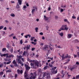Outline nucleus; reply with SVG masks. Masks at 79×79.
Instances as JSON below:
<instances>
[{"label": "nucleus", "mask_w": 79, "mask_h": 79, "mask_svg": "<svg viewBox=\"0 0 79 79\" xmlns=\"http://www.w3.org/2000/svg\"><path fill=\"white\" fill-rule=\"evenodd\" d=\"M31 76L30 77V79H35L36 77H37V73L36 72H35L34 73V74L35 75H34L33 73H31Z\"/></svg>", "instance_id": "f257e3e1"}, {"label": "nucleus", "mask_w": 79, "mask_h": 79, "mask_svg": "<svg viewBox=\"0 0 79 79\" xmlns=\"http://www.w3.org/2000/svg\"><path fill=\"white\" fill-rule=\"evenodd\" d=\"M45 76H47V79H50V78L51 77L50 75V74L48 73H47L46 72L44 73L43 74V77H44Z\"/></svg>", "instance_id": "f03ea898"}, {"label": "nucleus", "mask_w": 79, "mask_h": 79, "mask_svg": "<svg viewBox=\"0 0 79 79\" xmlns=\"http://www.w3.org/2000/svg\"><path fill=\"white\" fill-rule=\"evenodd\" d=\"M67 25H64L62 26V27H61V30H63L64 31V30H66V31H68V29L69 28L67 27Z\"/></svg>", "instance_id": "7ed1b4c3"}, {"label": "nucleus", "mask_w": 79, "mask_h": 79, "mask_svg": "<svg viewBox=\"0 0 79 79\" xmlns=\"http://www.w3.org/2000/svg\"><path fill=\"white\" fill-rule=\"evenodd\" d=\"M57 72V70L55 71V69H52L51 70L50 74L51 75H53L54 74H56Z\"/></svg>", "instance_id": "20e7f679"}, {"label": "nucleus", "mask_w": 79, "mask_h": 79, "mask_svg": "<svg viewBox=\"0 0 79 79\" xmlns=\"http://www.w3.org/2000/svg\"><path fill=\"white\" fill-rule=\"evenodd\" d=\"M17 58H18V59H17V60L18 61V62H20V63L21 61V59L22 58V57H23V56H17Z\"/></svg>", "instance_id": "39448f33"}, {"label": "nucleus", "mask_w": 79, "mask_h": 79, "mask_svg": "<svg viewBox=\"0 0 79 79\" xmlns=\"http://www.w3.org/2000/svg\"><path fill=\"white\" fill-rule=\"evenodd\" d=\"M66 73H67V72L63 70H62L61 71V74L63 75L62 76H61L62 77H64V75H65V74Z\"/></svg>", "instance_id": "423d86ee"}, {"label": "nucleus", "mask_w": 79, "mask_h": 79, "mask_svg": "<svg viewBox=\"0 0 79 79\" xmlns=\"http://www.w3.org/2000/svg\"><path fill=\"white\" fill-rule=\"evenodd\" d=\"M25 67L26 69H31V67H29L26 64H25Z\"/></svg>", "instance_id": "0eeeda50"}, {"label": "nucleus", "mask_w": 79, "mask_h": 79, "mask_svg": "<svg viewBox=\"0 0 79 79\" xmlns=\"http://www.w3.org/2000/svg\"><path fill=\"white\" fill-rule=\"evenodd\" d=\"M39 63L38 62H35L34 63L35 66H37L38 68H39Z\"/></svg>", "instance_id": "6e6552de"}, {"label": "nucleus", "mask_w": 79, "mask_h": 79, "mask_svg": "<svg viewBox=\"0 0 79 79\" xmlns=\"http://www.w3.org/2000/svg\"><path fill=\"white\" fill-rule=\"evenodd\" d=\"M29 69H26L25 70V72L24 74H25L26 75L24 76L25 78H26L27 77V71H28Z\"/></svg>", "instance_id": "1a4fd4ad"}, {"label": "nucleus", "mask_w": 79, "mask_h": 79, "mask_svg": "<svg viewBox=\"0 0 79 79\" xmlns=\"http://www.w3.org/2000/svg\"><path fill=\"white\" fill-rule=\"evenodd\" d=\"M47 48L48 49V45H45L44 47V50H47Z\"/></svg>", "instance_id": "9d476101"}, {"label": "nucleus", "mask_w": 79, "mask_h": 79, "mask_svg": "<svg viewBox=\"0 0 79 79\" xmlns=\"http://www.w3.org/2000/svg\"><path fill=\"white\" fill-rule=\"evenodd\" d=\"M61 56L62 57L61 60H64L66 58V56L64 57V54H63Z\"/></svg>", "instance_id": "9b49d317"}, {"label": "nucleus", "mask_w": 79, "mask_h": 79, "mask_svg": "<svg viewBox=\"0 0 79 79\" xmlns=\"http://www.w3.org/2000/svg\"><path fill=\"white\" fill-rule=\"evenodd\" d=\"M44 19L45 21H48V19L49 18L48 17H46V16H45V15H44Z\"/></svg>", "instance_id": "f8f14e48"}, {"label": "nucleus", "mask_w": 79, "mask_h": 79, "mask_svg": "<svg viewBox=\"0 0 79 79\" xmlns=\"http://www.w3.org/2000/svg\"><path fill=\"white\" fill-rule=\"evenodd\" d=\"M31 68L32 69H35V67L34 66V64H32L31 63Z\"/></svg>", "instance_id": "ddd939ff"}, {"label": "nucleus", "mask_w": 79, "mask_h": 79, "mask_svg": "<svg viewBox=\"0 0 79 79\" xmlns=\"http://www.w3.org/2000/svg\"><path fill=\"white\" fill-rule=\"evenodd\" d=\"M23 0H18V2L20 5L22 4V2Z\"/></svg>", "instance_id": "4468645a"}, {"label": "nucleus", "mask_w": 79, "mask_h": 79, "mask_svg": "<svg viewBox=\"0 0 79 79\" xmlns=\"http://www.w3.org/2000/svg\"><path fill=\"white\" fill-rule=\"evenodd\" d=\"M72 37V35L71 34H69L67 35V38H68V39H70Z\"/></svg>", "instance_id": "2eb2a0df"}, {"label": "nucleus", "mask_w": 79, "mask_h": 79, "mask_svg": "<svg viewBox=\"0 0 79 79\" xmlns=\"http://www.w3.org/2000/svg\"><path fill=\"white\" fill-rule=\"evenodd\" d=\"M17 72L19 74L20 73H23V71L21 70L20 71L19 70H17Z\"/></svg>", "instance_id": "dca6fc26"}, {"label": "nucleus", "mask_w": 79, "mask_h": 79, "mask_svg": "<svg viewBox=\"0 0 79 79\" xmlns=\"http://www.w3.org/2000/svg\"><path fill=\"white\" fill-rule=\"evenodd\" d=\"M67 58H71V56H68V54H67V55L65 56V59H67Z\"/></svg>", "instance_id": "f3484780"}, {"label": "nucleus", "mask_w": 79, "mask_h": 79, "mask_svg": "<svg viewBox=\"0 0 79 79\" xmlns=\"http://www.w3.org/2000/svg\"><path fill=\"white\" fill-rule=\"evenodd\" d=\"M6 58H10V55L8 54H5Z\"/></svg>", "instance_id": "a211bd4d"}, {"label": "nucleus", "mask_w": 79, "mask_h": 79, "mask_svg": "<svg viewBox=\"0 0 79 79\" xmlns=\"http://www.w3.org/2000/svg\"><path fill=\"white\" fill-rule=\"evenodd\" d=\"M30 47H31L30 45H27L26 47L27 50H29V49L30 48Z\"/></svg>", "instance_id": "6ab92c4d"}, {"label": "nucleus", "mask_w": 79, "mask_h": 79, "mask_svg": "<svg viewBox=\"0 0 79 79\" xmlns=\"http://www.w3.org/2000/svg\"><path fill=\"white\" fill-rule=\"evenodd\" d=\"M63 33L61 32V33H60L59 34V35H60L61 37H63Z\"/></svg>", "instance_id": "aec40b11"}, {"label": "nucleus", "mask_w": 79, "mask_h": 79, "mask_svg": "<svg viewBox=\"0 0 79 79\" xmlns=\"http://www.w3.org/2000/svg\"><path fill=\"white\" fill-rule=\"evenodd\" d=\"M66 61H67V62L64 63V64H67V63H68V62H69V61H70V59H68L67 60H66Z\"/></svg>", "instance_id": "412c9836"}, {"label": "nucleus", "mask_w": 79, "mask_h": 79, "mask_svg": "<svg viewBox=\"0 0 79 79\" xmlns=\"http://www.w3.org/2000/svg\"><path fill=\"white\" fill-rule=\"evenodd\" d=\"M74 35L75 37H77V32H75L74 33Z\"/></svg>", "instance_id": "4be33fe9"}, {"label": "nucleus", "mask_w": 79, "mask_h": 79, "mask_svg": "<svg viewBox=\"0 0 79 79\" xmlns=\"http://www.w3.org/2000/svg\"><path fill=\"white\" fill-rule=\"evenodd\" d=\"M10 16H12V17H15V14L12 13L10 15Z\"/></svg>", "instance_id": "5701e85b"}, {"label": "nucleus", "mask_w": 79, "mask_h": 79, "mask_svg": "<svg viewBox=\"0 0 79 79\" xmlns=\"http://www.w3.org/2000/svg\"><path fill=\"white\" fill-rule=\"evenodd\" d=\"M38 29H39V28L37 27L35 28V32H38Z\"/></svg>", "instance_id": "b1692460"}, {"label": "nucleus", "mask_w": 79, "mask_h": 79, "mask_svg": "<svg viewBox=\"0 0 79 79\" xmlns=\"http://www.w3.org/2000/svg\"><path fill=\"white\" fill-rule=\"evenodd\" d=\"M18 63H20V64H21V66H23V65H24V64H23V62H21V61H20V62H18Z\"/></svg>", "instance_id": "393cba45"}, {"label": "nucleus", "mask_w": 79, "mask_h": 79, "mask_svg": "<svg viewBox=\"0 0 79 79\" xmlns=\"http://www.w3.org/2000/svg\"><path fill=\"white\" fill-rule=\"evenodd\" d=\"M31 43L32 44H34V45H36V44H37V43H35L33 41H32L31 42Z\"/></svg>", "instance_id": "a878e982"}, {"label": "nucleus", "mask_w": 79, "mask_h": 79, "mask_svg": "<svg viewBox=\"0 0 79 79\" xmlns=\"http://www.w3.org/2000/svg\"><path fill=\"white\" fill-rule=\"evenodd\" d=\"M3 27H4V26L3 25L0 26V30H2V29H3Z\"/></svg>", "instance_id": "bb28decb"}, {"label": "nucleus", "mask_w": 79, "mask_h": 79, "mask_svg": "<svg viewBox=\"0 0 79 79\" xmlns=\"http://www.w3.org/2000/svg\"><path fill=\"white\" fill-rule=\"evenodd\" d=\"M4 61H10V60L7 58H5L4 59Z\"/></svg>", "instance_id": "cd10ccee"}, {"label": "nucleus", "mask_w": 79, "mask_h": 79, "mask_svg": "<svg viewBox=\"0 0 79 79\" xmlns=\"http://www.w3.org/2000/svg\"><path fill=\"white\" fill-rule=\"evenodd\" d=\"M79 41L77 40H74V42L75 43H78L79 42Z\"/></svg>", "instance_id": "c85d7f7f"}, {"label": "nucleus", "mask_w": 79, "mask_h": 79, "mask_svg": "<svg viewBox=\"0 0 79 79\" xmlns=\"http://www.w3.org/2000/svg\"><path fill=\"white\" fill-rule=\"evenodd\" d=\"M38 71L39 73H42V70L39 69V70H38Z\"/></svg>", "instance_id": "c756f323"}, {"label": "nucleus", "mask_w": 79, "mask_h": 79, "mask_svg": "<svg viewBox=\"0 0 79 79\" xmlns=\"http://www.w3.org/2000/svg\"><path fill=\"white\" fill-rule=\"evenodd\" d=\"M34 39H35V37H31V41H33L34 40Z\"/></svg>", "instance_id": "7c9ffc66"}, {"label": "nucleus", "mask_w": 79, "mask_h": 79, "mask_svg": "<svg viewBox=\"0 0 79 79\" xmlns=\"http://www.w3.org/2000/svg\"><path fill=\"white\" fill-rule=\"evenodd\" d=\"M49 47L50 49V50H53V48H52V47H51V46H50V45H49Z\"/></svg>", "instance_id": "2f4dec72"}, {"label": "nucleus", "mask_w": 79, "mask_h": 79, "mask_svg": "<svg viewBox=\"0 0 79 79\" xmlns=\"http://www.w3.org/2000/svg\"><path fill=\"white\" fill-rule=\"evenodd\" d=\"M33 8H35L36 11H37V7L36 6L33 7Z\"/></svg>", "instance_id": "473e14b6"}, {"label": "nucleus", "mask_w": 79, "mask_h": 79, "mask_svg": "<svg viewBox=\"0 0 79 79\" xmlns=\"http://www.w3.org/2000/svg\"><path fill=\"white\" fill-rule=\"evenodd\" d=\"M11 70H8L7 71H6V73H11Z\"/></svg>", "instance_id": "72a5a7b5"}, {"label": "nucleus", "mask_w": 79, "mask_h": 79, "mask_svg": "<svg viewBox=\"0 0 79 79\" xmlns=\"http://www.w3.org/2000/svg\"><path fill=\"white\" fill-rule=\"evenodd\" d=\"M34 12H35V9H33L32 10V11H31V12L33 14V13H34Z\"/></svg>", "instance_id": "f704fd0d"}, {"label": "nucleus", "mask_w": 79, "mask_h": 79, "mask_svg": "<svg viewBox=\"0 0 79 79\" xmlns=\"http://www.w3.org/2000/svg\"><path fill=\"white\" fill-rule=\"evenodd\" d=\"M5 50H6V48H3L2 49V51L3 52H4V51H5Z\"/></svg>", "instance_id": "c9c22d12"}, {"label": "nucleus", "mask_w": 79, "mask_h": 79, "mask_svg": "<svg viewBox=\"0 0 79 79\" xmlns=\"http://www.w3.org/2000/svg\"><path fill=\"white\" fill-rule=\"evenodd\" d=\"M76 79H79V75H77L76 76Z\"/></svg>", "instance_id": "e433bc0d"}, {"label": "nucleus", "mask_w": 79, "mask_h": 79, "mask_svg": "<svg viewBox=\"0 0 79 79\" xmlns=\"http://www.w3.org/2000/svg\"><path fill=\"white\" fill-rule=\"evenodd\" d=\"M1 56H6V54H2L1 55Z\"/></svg>", "instance_id": "4c0bfd02"}, {"label": "nucleus", "mask_w": 79, "mask_h": 79, "mask_svg": "<svg viewBox=\"0 0 79 79\" xmlns=\"http://www.w3.org/2000/svg\"><path fill=\"white\" fill-rule=\"evenodd\" d=\"M46 30L48 31V29H49V27L48 26H46Z\"/></svg>", "instance_id": "58836bf2"}, {"label": "nucleus", "mask_w": 79, "mask_h": 79, "mask_svg": "<svg viewBox=\"0 0 79 79\" xmlns=\"http://www.w3.org/2000/svg\"><path fill=\"white\" fill-rule=\"evenodd\" d=\"M49 66L50 67V68H53V65L52 64H49Z\"/></svg>", "instance_id": "ea45409f"}, {"label": "nucleus", "mask_w": 79, "mask_h": 79, "mask_svg": "<svg viewBox=\"0 0 79 79\" xmlns=\"http://www.w3.org/2000/svg\"><path fill=\"white\" fill-rule=\"evenodd\" d=\"M47 67H48V66L47 65L46 66L44 67V69H47Z\"/></svg>", "instance_id": "a19ab883"}, {"label": "nucleus", "mask_w": 79, "mask_h": 79, "mask_svg": "<svg viewBox=\"0 0 79 79\" xmlns=\"http://www.w3.org/2000/svg\"><path fill=\"white\" fill-rule=\"evenodd\" d=\"M2 74H3V72H0V76H2Z\"/></svg>", "instance_id": "79ce46f5"}, {"label": "nucleus", "mask_w": 79, "mask_h": 79, "mask_svg": "<svg viewBox=\"0 0 79 79\" xmlns=\"http://www.w3.org/2000/svg\"><path fill=\"white\" fill-rule=\"evenodd\" d=\"M64 11V10L62 8L61 9L60 13H62V12H63V11Z\"/></svg>", "instance_id": "37998d69"}, {"label": "nucleus", "mask_w": 79, "mask_h": 79, "mask_svg": "<svg viewBox=\"0 0 79 79\" xmlns=\"http://www.w3.org/2000/svg\"><path fill=\"white\" fill-rule=\"evenodd\" d=\"M11 63V61H9V62H8L7 63V64H10V63Z\"/></svg>", "instance_id": "c03bdc74"}, {"label": "nucleus", "mask_w": 79, "mask_h": 79, "mask_svg": "<svg viewBox=\"0 0 79 79\" xmlns=\"http://www.w3.org/2000/svg\"><path fill=\"white\" fill-rule=\"evenodd\" d=\"M57 47L58 48H62V47H61V46L60 45L57 46Z\"/></svg>", "instance_id": "a18cd8bd"}, {"label": "nucleus", "mask_w": 79, "mask_h": 79, "mask_svg": "<svg viewBox=\"0 0 79 79\" xmlns=\"http://www.w3.org/2000/svg\"><path fill=\"white\" fill-rule=\"evenodd\" d=\"M73 55L74 56V58H76V57H77V56H78L77 55H76L75 54H74Z\"/></svg>", "instance_id": "49530a36"}, {"label": "nucleus", "mask_w": 79, "mask_h": 79, "mask_svg": "<svg viewBox=\"0 0 79 79\" xmlns=\"http://www.w3.org/2000/svg\"><path fill=\"white\" fill-rule=\"evenodd\" d=\"M56 67H54L53 68H52V69H56Z\"/></svg>", "instance_id": "de8ad7c7"}, {"label": "nucleus", "mask_w": 79, "mask_h": 79, "mask_svg": "<svg viewBox=\"0 0 79 79\" xmlns=\"http://www.w3.org/2000/svg\"><path fill=\"white\" fill-rule=\"evenodd\" d=\"M13 64H16V61H15V60H14L13 61Z\"/></svg>", "instance_id": "09e8293b"}, {"label": "nucleus", "mask_w": 79, "mask_h": 79, "mask_svg": "<svg viewBox=\"0 0 79 79\" xmlns=\"http://www.w3.org/2000/svg\"><path fill=\"white\" fill-rule=\"evenodd\" d=\"M11 57H14V56H13V55L12 54V55H10V58Z\"/></svg>", "instance_id": "8fccbe9b"}, {"label": "nucleus", "mask_w": 79, "mask_h": 79, "mask_svg": "<svg viewBox=\"0 0 79 79\" xmlns=\"http://www.w3.org/2000/svg\"><path fill=\"white\" fill-rule=\"evenodd\" d=\"M64 22H68V20H67V19H65L64 20Z\"/></svg>", "instance_id": "3c124183"}, {"label": "nucleus", "mask_w": 79, "mask_h": 79, "mask_svg": "<svg viewBox=\"0 0 79 79\" xmlns=\"http://www.w3.org/2000/svg\"><path fill=\"white\" fill-rule=\"evenodd\" d=\"M20 44H21V45H22L23 44V40H21L20 41Z\"/></svg>", "instance_id": "603ef678"}, {"label": "nucleus", "mask_w": 79, "mask_h": 79, "mask_svg": "<svg viewBox=\"0 0 79 79\" xmlns=\"http://www.w3.org/2000/svg\"><path fill=\"white\" fill-rule=\"evenodd\" d=\"M16 8H19V4H18Z\"/></svg>", "instance_id": "864d4df0"}, {"label": "nucleus", "mask_w": 79, "mask_h": 79, "mask_svg": "<svg viewBox=\"0 0 79 79\" xmlns=\"http://www.w3.org/2000/svg\"><path fill=\"white\" fill-rule=\"evenodd\" d=\"M15 64V67H17L18 64H16V63L15 64Z\"/></svg>", "instance_id": "5fc2aeb1"}, {"label": "nucleus", "mask_w": 79, "mask_h": 79, "mask_svg": "<svg viewBox=\"0 0 79 79\" xmlns=\"http://www.w3.org/2000/svg\"><path fill=\"white\" fill-rule=\"evenodd\" d=\"M35 48H31V51H34V50H35Z\"/></svg>", "instance_id": "6e6d98bb"}, {"label": "nucleus", "mask_w": 79, "mask_h": 79, "mask_svg": "<svg viewBox=\"0 0 79 79\" xmlns=\"http://www.w3.org/2000/svg\"><path fill=\"white\" fill-rule=\"evenodd\" d=\"M40 35H42L43 34H44V33L42 32L40 33Z\"/></svg>", "instance_id": "4d7b16f0"}, {"label": "nucleus", "mask_w": 79, "mask_h": 79, "mask_svg": "<svg viewBox=\"0 0 79 79\" xmlns=\"http://www.w3.org/2000/svg\"><path fill=\"white\" fill-rule=\"evenodd\" d=\"M48 11L50 10H51V7H49L48 8Z\"/></svg>", "instance_id": "13d9d810"}, {"label": "nucleus", "mask_w": 79, "mask_h": 79, "mask_svg": "<svg viewBox=\"0 0 79 79\" xmlns=\"http://www.w3.org/2000/svg\"><path fill=\"white\" fill-rule=\"evenodd\" d=\"M13 35H14V34L12 33L11 35H9V37H10L11 36H13Z\"/></svg>", "instance_id": "bf43d9fd"}, {"label": "nucleus", "mask_w": 79, "mask_h": 79, "mask_svg": "<svg viewBox=\"0 0 79 79\" xmlns=\"http://www.w3.org/2000/svg\"><path fill=\"white\" fill-rule=\"evenodd\" d=\"M26 55V51H24L23 54V55Z\"/></svg>", "instance_id": "052dcab7"}, {"label": "nucleus", "mask_w": 79, "mask_h": 79, "mask_svg": "<svg viewBox=\"0 0 79 79\" xmlns=\"http://www.w3.org/2000/svg\"><path fill=\"white\" fill-rule=\"evenodd\" d=\"M23 8H27V6H24L23 7Z\"/></svg>", "instance_id": "680f3d73"}, {"label": "nucleus", "mask_w": 79, "mask_h": 79, "mask_svg": "<svg viewBox=\"0 0 79 79\" xmlns=\"http://www.w3.org/2000/svg\"><path fill=\"white\" fill-rule=\"evenodd\" d=\"M18 76V75H17V74H16L15 75V78H16Z\"/></svg>", "instance_id": "e2e57ef3"}, {"label": "nucleus", "mask_w": 79, "mask_h": 79, "mask_svg": "<svg viewBox=\"0 0 79 79\" xmlns=\"http://www.w3.org/2000/svg\"><path fill=\"white\" fill-rule=\"evenodd\" d=\"M25 38H26V39H27V37H28V35H25Z\"/></svg>", "instance_id": "0e129e2a"}, {"label": "nucleus", "mask_w": 79, "mask_h": 79, "mask_svg": "<svg viewBox=\"0 0 79 79\" xmlns=\"http://www.w3.org/2000/svg\"><path fill=\"white\" fill-rule=\"evenodd\" d=\"M55 19H58V16H55Z\"/></svg>", "instance_id": "69168bd1"}, {"label": "nucleus", "mask_w": 79, "mask_h": 79, "mask_svg": "<svg viewBox=\"0 0 79 79\" xmlns=\"http://www.w3.org/2000/svg\"><path fill=\"white\" fill-rule=\"evenodd\" d=\"M77 56H79V52H77Z\"/></svg>", "instance_id": "338daca9"}, {"label": "nucleus", "mask_w": 79, "mask_h": 79, "mask_svg": "<svg viewBox=\"0 0 79 79\" xmlns=\"http://www.w3.org/2000/svg\"><path fill=\"white\" fill-rule=\"evenodd\" d=\"M76 64H79V62H76Z\"/></svg>", "instance_id": "774afa93"}]
</instances>
